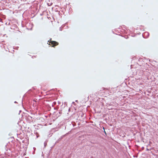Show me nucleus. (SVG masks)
I'll use <instances>...</instances> for the list:
<instances>
[{
	"label": "nucleus",
	"mask_w": 158,
	"mask_h": 158,
	"mask_svg": "<svg viewBox=\"0 0 158 158\" xmlns=\"http://www.w3.org/2000/svg\"><path fill=\"white\" fill-rule=\"evenodd\" d=\"M146 33H147H147H147V32H145V34H146Z\"/></svg>",
	"instance_id": "f03ea898"
},
{
	"label": "nucleus",
	"mask_w": 158,
	"mask_h": 158,
	"mask_svg": "<svg viewBox=\"0 0 158 158\" xmlns=\"http://www.w3.org/2000/svg\"><path fill=\"white\" fill-rule=\"evenodd\" d=\"M49 42V45H52V47H54L55 46L57 45H58L59 43L57 42H56L55 41H52L51 40H49V41H48Z\"/></svg>",
	"instance_id": "f257e3e1"
}]
</instances>
